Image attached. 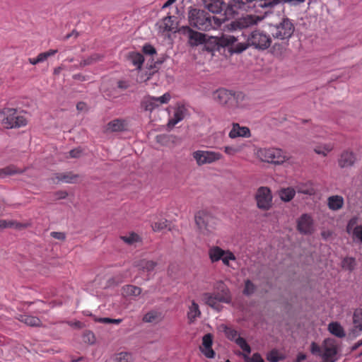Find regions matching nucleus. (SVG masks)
<instances>
[{"label": "nucleus", "mask_w": 362, "mask_h": 362, "mask_svg": "<svg viewBox=\"0 0 362 362\" xmlns=\"http://www.w3.org/2000/svg\"><path fill=\"white\" fill-rule=\"evenodd\" d=\"M243 35L235 37L230 35H222L218 37L217 43L223 47H228L230 53L240 54L249 47H253L257 49H267L272 43V39L269 35L261 30L252 32L245 41Z\"/></svg>", "instance_id": "nucleus-1"}, {"label": "nucleus", "mask_w": 362, "mask_h": 362, "mask_svg": "<svg viewBox=\"0 0 362 362\" xmlns=\"http://www.w3.org/2000/svg\"><path fill=\"white\" fill-rule=\"evenodd\" d=\"M187 18L189 24L199 30L209 31L221 26L223 20L211 17L206 11L192 7L189 8Z\"/></svg>", "instance_id": "nucleus-2"}, {"label": "nucleus", "mask_w": 362, "mask_h": 362, "mask_svg": "<svg viewBox=\"0 0 362 362\" xmlns=\"http://www.w3.org/2000/svg\"><path fill=\"white\" fill-rule=\"evenodd\" d=\"M272 0H231L226 8V12L229 14L238 13V10L249 11L257 7L268 8H274V5H269Z\"/></svg>", "instance_id": "nucleus-3"}, {"label": "nucleus", "mask_w": 362, "mask_h": 362, "mask_svg": "<svg viewBox=\"0 0 362 362\" xmlns=\"http://www.w3.org/2000/svg\"><path fill=\"white\" fill-rule=\"evenodd\" d=\"M242 94L235 95L234 93L224 88H220L214 92L213 99L217 103L226 107L230 112L240 107L238 101L243 98Z\"/></svg>", "instance_id": "nucleus-4"}, {"label": "nucleus", "mask_w": 362, "mask_h": 362, "mask_svg": "<svg viewBox=\"0 0 362 362\" xmlns=\"http://www.w3.org/2000/svg\"><path fill=\"white\" fill-rule=\"evenodd\" d=\"M295 30L293 22L286 17L282 18L281 20L274 24L269 25V33L274 39L288 40L289 39Z\"/></svg>", "instance_id": "nucleus-5"}, {"label": "nucleus", "mask_w": 362, "mask_h": 362, "mask_svg": "<svg viewBox=\"0 0 362 362\" xmlns=\"http://www.w3.org/2000/svg\"><path fill=\"white\" fill-rule=\"evenodd\" d=\"M0 115L4 117L1 124L6 129L19 128L27 124V119L24 116L13 108L3 109Z\"/></svg>", "instance_id": "nucleus-6"}, {"label": "nucleus", "mask_w": 362, "mask_h": 362, "mask_svg": "<svg viewBox=\"0 0 362 362\" xmlns=\"http://www.w3.org/2000/svg\"><path fill=\"white\" fill-rule=\"evenodd\" d=\"M256 155L262 162L274 164H281L287 159L286 154L282 150L275 148H259Z\"/></svg>", "instance_id": "nucleus-7"}, {"label": "nucleus", "mask_w": 362, "mask_h": 362, "mask_svg": "<svg viewBox=\"0 0 362 362\" xmlns=\"http://www.w3.org/2000/svg\"><path fill=\"white\" fill-rule=\"evenodd\" d=\"M195 222L199 231L207 235L214 230L217 220L207 212L199 211L195 215Z\"/></svg>", "instance_id": "nucleus-8"}, {"label": "nucleus", "mask_w": 362, "mask_h": 362, "mask_svg": "<svg viewBox=\"0 0 362 362\" xmlns=\"http://www.w3.org/2000/svg\"><path fill=\"white\" fill-rule=\"evenodd\" d=\"M192 158L197 165L215 163L223 158V155L217 151L197 150L192 153Z\"/></svg>", "instance_id": "nucleus-9"}, {"label": "nucleus", "mask_w": 362, "mask_h": 362, "mask_svg": "<svg viewBox=\"0 0 362 362\" xmlns=\"http://www.w3.org/2000/svg\"><path fill=\"white\" fill-rule=\"evenodd\" d=\"M255 199L257 206L262 210H269L272 206V194L270 189L267 187H260L257 189Z\"/></svg>", "instance_id": "nucleus-10"}, {"label": "nucleus", "mask_w": 362, "mask_h": 362, "mask_svg": "<svg viewBox=\"0 0 362 362\" xmlns=\"http://www.w3.org/2000/svg\"><path fill=\"white\" fill-rule=\"evenodd\" d=\"M321 357L323 361L336 362L337 360V343L334 339L328 338L324 340L322 346Z\"/></svg>", "instance_id": "nucleus-11"}, {"label": "nucleus", "mask_w": 362, "mask_h": 362, "mask_svg": "<svg viewBox=\"0 0 362 362\" xmlns=\"http://www.w3.org/2000/svg\"><path fill=\"white\" fill-rule=\"evenodd\" d=\"M219 328L225 333L226 336L228 339L235 341V343L240 346V348L243 351L247 352V354H250V346L247 343L245 339L238 336V332L236 330L225 325H221Z\"/></svg>", "instance_id": "nucleus-12"}, {"label": "nucleus", "mask_w": 362, "mask_h": 362, "mask_svg": "<svg viewBox=\"0 0 362 362\" xmlns=\"http://www.w3.org/2000/svg\"><path fill=\"white\" fill-rule=\"evenodd\" d=\"M297 230L303 235H311L315 231L314 221L308 214H302L297 220Z\"/></svg>", "instance_id": "nucleus-13"}, {"label": "nucleus", "mask_w": 362, "mask_h": 362, "mask_svg": "<svg viewBox=\"0 0 362 362\" xmlns=\"http://www.w3.org/2000/svg\"><path fill=\"white\" fill-rule=\"evenodd\" d=\"M214 290L215 295L219 302L229 303L231 300L230 291L228 286L222 281H218L214 284Z\"/></svg>", "instance_id": "nucleus-14"}, {"label": "nucleus", "mask_w": 362, "mask_h": 362, "mask_svg": "<svg viewBox=\"0 0 362 362\" xmlns=\"http://www.w3.org/2000/svg\"><path fill=\"white\" fill-rule=\"evenodd\" d=\"M182 28L188 35L189 43L191 46H197L206 41V35L193 30L188 26L183 27Z\"/></svg>", "instance_id": "nucleus-15"}, {"label": "nucleus", "mask_w": 362, "mask_h": 362, "mask_svg": "<svg viewBox=\"0 0 362 362\" xmlns=\"http://www.w3.org/2000/svg\"><path fill=\"white\" fill-rule=\"evenodd\" d=\"M356 161V157L353 152L349 151H343L338 158V165L341 168L351 167Z\"/></svg>", "instance_id": "nucleus-16"}, {"label": "nucleus", "mask_w": 362, "mask_h": 362, "mask_svg": "<svg viewBox=\"0 0 362 362\" xmlns=\"http://www.w3.org/2000/svg\"><path fill=\"white\" fill-rule=\"evenodd\" d=\"M250 135V130L248 127H241L238 123L233 124V127L228 134L229 137L231 139L236 137L249 138Z\"/></svg>", "instance_id": "nucleus-17"}, {"label": "nucleus", "mask_w": 362, "mask_h": 362, "mask_svg": "<svg viewBox=\"0 0 362 362\" xmlns=\"http://www.w3.org/2000/svg\"><path fill=\"white\" fill-rule=\"evenodd\" d=\"M158 263L153 260L147 259H141L135 261L134 266L138 269V270L143 272H151L154 270Z\"/></svg>", "instance_id": "nucleus-18"}, {"label": "nucleus", "mask_w": 362, "mask_h": 362, "mask_svg": "<svg viewBox=\"0 0 362 362\" xmlns=\"http://www.w3.org/2000/svg\"><path fill=\"white\" fill-rule=\"evenodd\" d=\"M213 337L211 334H205L202 338V346L201 347L202 353L209 358H214L215 353L211 349Z\"/></svg>", "instance_id": "nucleus-19"}, {"label": "nucleus", "mask_w": 362, "mask_h": 362, "mask_svg": "<svg viewBox=\"0 0 362 362\" xmlns=\"http://www.w3.org/2000/svg\"><path fill=\"white\" fill-rule=\"evenodd\" d=\"M202 1L204 7L213 13H221L226 6L223 0H202Z\"/></svg>", "instance_id": "nucleus-20"}, {"label": "nucleus", "mask_w": 362, "mask_h": 362, "mask_svg": "<svg viewBox=\"0 0 362 362\" xmlns=\"http://www.w3.org/2000/svg\"><path fill=\"white\" fill-rule=\"evenodd\" d=\"M296 192L303 194L305 195H313L315 194V189L314 188L313 184L310 181L300 182L295 188Z\"/></svg>", "instance_id": "nucleus-21"}, {"label": "nucleus", "mask_w": 362, "mask_h": 362, "mask_svg": "<svg viewBox=\"0 0 362 362\" xmlns=\"http://www.w3.org/2000/svg\"><path fill=\"white\" fill-rule=\"evenodd\" d=\"M141 288L136 286L128 284L122 288V294L127 298H134L141 293Z\"/></svg>", "instance_id": "nucleus-22"}, {"label": "nucleus", "mask_w": 362, "mask_h": 362, "mask_svg": "<svg viewBox=\"0 0 362 362\" xmlns=\"http://www.w3.org/2000/svg\"><path fill=\"white\" fill-rule=\"evenodd\" d=\"M16 318L19 321L31 327H40L42 325L40 320L35 316L28 315H19L16 317Z\"/></svg>", "instance_id": "nucleus-23"}, {"label": "nucleus", "mask_w": 362, "mask_h": 362, "mask_svg": "<svg viewBox=\"0 0 362 362\" xmlns=\"http://www.w3.org/2000/svg\"><path fill=\"white\" fill-rule=\"evenodd\" d=\"M327 204L331 210H339L344 206V199L339 195L331 196L327 199Z\"/></svg>", "instance_id": "nucleus-24"}, {"label": "nucleus", "mask_w": 362, "mask_h": 362, "mask_svg": "<svg viewBox=\"0 0 362 362\" xmlns=\"http://www.w3.org/2000/svg\"><path fill=\"white\" fill-rule=\"evenodd\" d=\"M226 250L218 246H213L209 250V256L211 262L221 260Z\"/></svg>", "instance_id": "nucleus-25"}, {"label": "nucleus", "mask_w": 362, "mask_h": 362, "mask_svg": "<svg viewBox=\"0 0 362 362\" xmlns=\"http://www.w3.org/2000/svg\"><path fill=\"white\" fill-rule=\"evenodd\" d=\"M327 329L332 334H333L339 338H343L346 336V333H345L344 328L337 322H330L328 325Z\"/></svg>", "instance_id": "nucleus-26"}, {"label": "nucleus", "mask_w": 362, "mask_h": 362, "mask_svg": "<svg viewBox=\"0 0 362 362\" xmlns=\"http://www.w3.org/2000/svg\"><path fill=\"white\" fill-rule=\"evenodd\" d=\"M347 232L352 234V238L354 242L362 244V225L355 226L352 229L351 223L347 226Z\"/></svg>", "instance_id": "nucleus-27"}, {"label": "nucleus", "mask_w": 362, "mask_h": 362, "mask_svg": "<svg viewBox=\"0 0 362 362\" xmlns=\"http://www.w3.org/2000/svg\"><path fill=\"white\" fill-rule=\"evenodd\" d=\"M156 141L163 146H169L171 144H176L178 138L173 135L159 134L156 136Z\"/></svg>", "instance_id": "nucleus-28"}, {"label": "nucleus", "mask_w": 362, "mask_h": 362, "mask_svg": "<svg viewBox=\"0 0 362 362\" xmlns=\"http://www.w3.org/2000/svg\"><path fill=\"white\" fill-rule=\"evenodd\" d=\"M125 129L124 121L122 119H114L110 122L106 127L107 132H121Z\"/></svg>", "instance_id": "nucleus-29"}, {"label": "nucleus", "mask_w": 362, "mask_h": 362, "mask_svg": "<svg viewBox=\"0 0 362 362\" xmlns=\"http://www.w3.org/2000/svg\"><path fill=\"white\" fill-rule=\"evenodd\" d=\"M201 315V312L199 308V305L194 300L192 302L191 306L189 308L187 312V318L189 323H192L195 321L197 317H199Z\"/></svg>", "instance_id": "nucleus-30"}, {"label": "nucleus", "mask_w": 362, "mask_h": 362, "mask_svg": "<svg viewBox=\"0 0 362 362\" xmlns=\"http://www.w3.org/2000/svg\"><path fill=\"white\" fill-rule=\"evenodd\" d=\"M296 190L292 187L282 188L279 191V196L284 202H290L295 196Z\"/></svg>", "instance_id": "nucleus-31"}, {"label": "nucleus", "mask_w": 362, "mask_h": 362, "mask_svg": "<svg viewBox=\"0 0 362 362\" xmlns=\"http://www.w3.org/2000/svg\"><path fill=\"white\" fill-rule=\"evenodd\" d=\"M78 177V175L74 174L71 172L65 173H57L55 175L56 179H57L59 181H62L66 183H74L76 182Z\"/></svg>", "instance_id": "nucleus-32"}, {"label": "nucleus", "mask_w": 362, "mask_h": 362, "mask_svg": "<svg viewBox=\"0 0 362 362\" xmlns=\"http://www.w3.org/2000/svg\"><path fill=\"white\" fill-rule=\"evenodd\" d=\"M160 31H170L173 29L172 16H166L157 23Z\"/></svg>", "instance_id": "nucleus-33"}, {"label": "nucleus", "mask_w": 362, "mask_h": 362, "mask_svg": "<svg viewBox=\"0 0 362 362\" xmlns=\"http://www.w3.org/2000/svg\"><path fill=\"white\" fill-rule=\"evenodd\" d=\"M185 116L184 110L182 108H177L171 119L168 122V127L173 128L176 124L183 119Z\"/></svg>", "instance_id": "nucleus-34"}, {"label": "nucleus", "mask_w": 362, "mask_h": 362, "mask_svg": "<svg viewBox=\"0 0 362 362\" xmlns=\"http://www.w3.org/2000/svg\"><path fill=\"white\" fill-rule=\"evenodd\" d=\"M202 300L204 303L213 308H216L218 305L217 303L219 302L217 296L210 293H204L202 296Z\"/></svg>", "instance_id": "nucleus-35"}, {"label": "nucleus", "mask_w": 362, "mask_h": 362, "mask_svg": "<svg viewBox=\"0 0 362 362\" xmlns=\"http://www.w3.org/2000/svg\"><path fill=\"white\" fill-rule=\"evenodd\" d=\"M128 59L137 69L141 68L144 61L143 55L138 52H130L128 55Z\"/></svg>", "instance_id": "nucleus-36"}, {"label": "nucleus", "mask_w": 362, "mask_h": 362, "mask_svg": "<svg viewBox=\"0 0 362 362\" xmlns=\"http://www.w3.org/2000/svg\"><path fill=\"white\" fill-rule=\"evenodd\" d=\"M141 107L144 110L151 112L156 107H158V104L156 103L154 97L148 96L143 100L141 103Z\"/></svg>", "instance_id": "nucleus-37"}, {"label": "nucleus", "mask_w": 362, "mask_h": 362, "mask_svg": "<svg viewBox=\"0 0 362 362\" xmlns=\"http://www.w3.org/2000/svg\"><path fill=\"white\" fill-rule=\"evenodd\" d=\"M162 319L160 313L157 311H150L146 313L144 317V321L146 322H158Z\"/></svg>", "instance_id": "nucleus-38"}, {"label": "nucleus", "mask_w": 362, "mask_h": 362, "mask_svg": "<svg viewBox=\"0 0 362 362\" xmlns=\"http://www.w3.org/2000/svg\"><path fill=\"white\" fill-rule=\"evenodd\" d=\"M103 56L100 54H93L87 59L82 60L80 62V66L83 67L88 65L93 64L97 62L102 60Z\"/></svg>", "instance_id": "nucleus-39"}, {"label": "nucleus", "mask_w": 362, "mask_h": 362, "mask_svg": "<svg viewBox=\"0 0 362 362\" xmlns=\"http://www.w3.org/2000/svg\"><path fill=\"white\" fill-rule=\"evenodd\" d=\"M257 290V286L255 284L252 282L250 279H246L245 281L244 289L243 291V293L246 296H250L255 293Z\"/></svg>", "instance_id": "nucleus-40"}, {"label": "nucleus", "mask_w": 362, "mask_h": 362, "mask_svg": "<svg viewBox=\"0 0 362 362\" xmlns=\"http://www.w3.org/2000/svg\"><path fill=\"white\" fill-rule=\"evenodd\" d=\"M353 322L356 329L362 330V308H358L355 310L353 316Z\"/></svg>", "instance_id": "nucleus-41"}, {"label": "nucleus", "mask_w": 362, "mask_h": 362, "mask_svg": "<svg viewBox=\"0 0 362 362\" xmlns=\"http://www.w3.org/2000/svg\"><path fill=\"white\" fill-rule=\"evenodd\" d=\"M284 358L285 357L282 354H280L276 349L272 350L267 354V359L269 362H279V361H282Z\"/></svg>", "instance_id": "nucleus-42"}, {"label": "nucleus", "mask_w": 362, "mask_h": 362, "mask_svg": "<svg viewBox=\"0 0 362 362\" xmlns=\"http://www.w3.org/2000/svg\"><path fill=\"white\" fill-rule=\"evenodd\" d=\"M23 172L22 170L17 169L15 166H8L0 170V176L13 175L21 174Z\"/></svg>", "instance_id": "nucleus-43"}, {"label": "nucleus", "mask_w": 362, "mask_h": 362, "mask_svg": "<svg viewBox=\"0 0 362 362\" xmlns=\"http://www.w3.org/2000/svg\"><path fill=\"white\" fill-rule=\"evenodd\" d=\"M121 239L124 243H126L127 244H128L129 245H132L136 244V243L141 242L140 237L134 233H130L128 235L122 236Z\"/></svg>", "instance_id": "nucleus-44"}, {"label": "nucleus", "mask_w": 362, "mask_h": 362, "mask_svg": "<svg viewBox=\"0 0 362 362\" xmlns=\"http://www.w3.org/2000/svg\"><path fill=\"white\" fill-rule=\"evenodd\" d=\"M333 149V145L330 144H324L322 146H317L314 148V151L320 155L326 156L329 152Z\"/></svg>", "instance_id": "nucleus-45"}, {"label": "nucleus", "mask_w": 362, "mask_h": 362, "mask_svg": "<svg viewBox=\"0 0 362 362\" xmlns=\"http://www.w3.org/2000/svg\"><path fill=\"white\" fill-rule=\"evenodd\" d=\"M256 21L254 19V17L252 16H247L238 22V24L240 28H247L252 25H254Z\"/></svg>", "instance_id": "nucleus-46"}, {"label": "nucleus", "mask_w": 362, "mask_h": 362, "mask_svg": "<svg viewBox=\"0 0 362 362\" xmlns=\"http://www.w3.org/2000/svg\"><path fill=\"white\" fill-rule=\"evenodd\" d=\"M116 362H132L133 360L131 354L127 352H121L115 356Z\"/></svg>", "instance_id": "nucleus-47"}, {"label": "nucleus", "mask_w": 362, "mask_h": 362, "mask_svg": "<svg viewBox=\"0 0 362 362\" xmlns=\"http://www.w3.org/2000/svg\"><path fill=\"white\" fill-rule=\"evenodd\" d=\"M248 354L247 352L245 354H243V356L246 361V362H263L264 359L261 356V355L259 353H255L252 354L251 357L248 356Z\"/></svg>", "instance_id": "nucleus-48"}, {"label": "nucleus", "mask_w": 362, "mask_h": 362, "mask_svg": "<svg viewBox=\"0 0 362 362\" xmlns=\"http://www.w3.org/2000/svg\"><path fill=\"white\" fill-rule=\"evenodd\" d=\"M235 259L234 254L230 250H226L221 261L224 265L230 267V261H235Z\"/></svg>", "instance_id": "nucleus-49"}, {"label": "nucleus", "mask_w": 362, "mask_h": 362, "mask_svg": "<svg viewBox=\"0 0 362 362\" xmlns=\"http://www.w3.org/2000/svg\"><path fill=\"white\" fill-rule=\"evenodd\" d=\"M57 52V49H49L47 52H42L37 57L40 63H42L47 59L48 57L54 55Z\"/></svg>", "instance_id": "nucleus-50"}, {"label": "nucleus", "mask_w": 362, "mask_h": 362, "mask_svg": "<svg viewBox=\"0 0 362 362\" xmlns=\"http://www.w3.org/2000/svg\"><path fill=\"white\" fill-rule=\"evenodd\" d=\"M243 149V146H225L224 147V152L230 156H233L235 155L237 153L241 151Z\"/></svg>", "instance_id": "nucleus-51"}, {"label": "nucleus", "mask_w": 362, "mask_h": 362, "mask_svg": "<svg viewBox=\"0 0 362 362\" xmlns=\"http://www.w3.org/2000/svg\"><path fill=\"white\" fill-rule=\"evenodd\" d=\"M19 226H20V224L14 221L0 220V228H17Z\"/></svg>", "instance_id": "nucleus-52"}, {"label": "nucleus", "mask_w": 362, "mask_h": 362, "mask_svg": "<svg viewBox=\"0 0 362 362\" xmlns=\"http://www.w3.org/2000/svg\"><path fill=\"white\" fill-rule=\"evenodd\" d=\"M305 0H272V1H269V5H274V7L281 4V3H285V2H287V3H290L292 5H298L300 3H303L304 2Z\"/></svg>", "instance_id": "nucleus-53"}, {"label": "nucleus", "mask_w": 362, "mask_h": 362, "mask_svg": "<svg viewBox=\"0 0 362 362\" xmlns=\"http://www.w3.org/2000/svg\"><path fill=\"white\" fill-rule=\"evenodd\" d=\"M168 226V222L167 220H163L160 221H158L152 224V228L154 231H160L165 228H166Z\"/></svg>", "instance_id": "nucleus-54"}, {"label": "nucleus", "mask_w": 362, "mask_h": 362, "mask_svg": "<svg viewBox=\"0 0 362 362\" xmlns=\"http://www.w3.org/2000/svg\"><path fill=\"white\" fill-rule=\"evenodd\" d=\"M170 99V95L169 93H165L163 95L160 97H154V100L158 106L162 104L168 103Z\"/></svg>", "instance_id": "nucleus-55"}, {"label": "nucleus", "mask_w": 362, "mask_h": 362, "mask_svg": "<svg viewBox=\"0 0 362 362\" xmlns=\"http://www.w3.org/2000/svg\"><path fill=\"white\" fill-rule=\"evenodd\" d=\"M310 351L313 354H317L321 356L322 349L315 342H312L310 345Z\"/></svg>", "instance_id": "nucleus-56"}, {"label": "nucleus", "mask_w": 362, "mask_h": 362, "mask_svg": "<svg viewBox=\"0 0 362 362\" xmlns=\"http://www.w3.org/2000/svg\"><path fill=\"white\" fill-rule=\"evenodd\" d=\"M98 322H103V323H115V324H119L122 322L121 319H111L109 317H103L98 319Z\"/></svg>", "instance_id": "nucleus-57"}, {"label": "nucleus", "mask_w": 362, "mask_h": 362, "mask_svg": "<svg viewBox=\"0 0 362 362\" xmlns=\"http://www.w3.org/2000/svg\"><path fill=\"white\" fill-rule=\"evenodd\" d=\"M143 52L149 55H153L156 53V49L151 45H145L143 47Z\"/></svg>", "instance_id": "nucleus-58"}, {"label": "nucleus", "mask_w": 362, "mask_h": 362, "mask_svg": "<svg viewBox=\"0 0 362 362\" xmlns=\"http://www.w3.org/2000/svg\"><path fill=\"white\" fill-rule=\"evenodd\" d=\"M50 235L57 240H65L66 239V234L63 232H51Z\"/></svg>", "instance_id": "nucleus-59"}, {"label": "nucleus", "mask_w": 362, "mask_h": 362, "mask_svg": "<svg viewBox=\"0 0 362 362\" xmlns=\"http://www.w3.org/2000/svg\"><path fill=\"white\" fill-rule=\"evenodd\" d=\"M81 150L80 148H75L73 150H71L69 152V157L73 158H79L81 156Z\"/></svg>", "instance_id": "nucleus-60"}, {"label": "nucleus", "mask_w": 362, "mask_h": 362, "mask_svg": "<svg viewBox=\"0 0 362 362\" xmlns=\"http://www.w3.org/2000/svg\"><path fill=\"white\" fill-rule=\"evenodd\" d=\"M354 262V259L352 258H346L344 260L343 264L344 267H347V269L351 270L354 267L353 264Z\"/></svg>", "instance_id": "nucleus-61"}, {"label": "nucleus", "mask_w": 362, "mask_h": 362, "mask_svg": "<svg viewBox=\"0 0 362 362\" xmlns=\"http://www.w3.org/2000/svg\"><path fill=\"white\" fill-rule=\"evenodd\" d=\"M85 337L88 338V341L90 344H93L95 342V336L92 332H87L85 335Z\"/></svg>", "instance_id": "nucleus-62"}, {"label": "nucleus", "mask_w": 362, "mask_h": 362, "mask_svg": "<svg viewBox=\"0 0 362 362\" xmlns=\"http://www.w3.org/2000/svg\"><path fill=\"white\" fill-rule=\"evenodd\" d=\"M306 358V356L304 354H299L297 356V360L296 362H301Z\"/></svg>", "instance_id": "nucleus-63"}, {"label": "nucleus", "mask_w": 362, "mask_h": 362, "mask_svg": "<svg viewBox=\"0 0 362 362\" xmlns=\"http://www.w3.org/2000/svg\"><path fill=\"white\" fill-rule=\"evenodd\" d=\"M362 345V339L356 343L352 347L351 351H354L357 349L359 346Z\"/></svg>", "instance_id": "nucleus-64"}]
</instances>
